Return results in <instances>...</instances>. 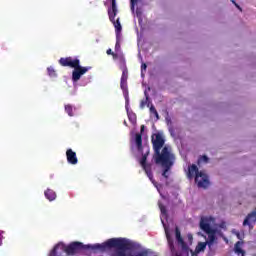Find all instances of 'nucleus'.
Instances as JSON below:
<instances>
[{"label":"nucleus","instance_id":"obj_28","mask_svg":"<svg viewBox=\"0 0 256 256\" xmlns=\"http://www.w3.org/2000/svg\"><path fill=\"white\" fill-rule=\"evenodd\" d=\"M115 49H116V51H119V49H121V43L119 42V36H118V38L116 37Z\"/></svg>","mask_w":256,"mask_h":256},{"label":"nucleus","instance_id":"obj_5","mask_svg":"<svg viewBox=\"0 0 256 256\" xmlns=\"http://www.w3.org/2000/svg\"><path fill=\"white\" fill-rule=\"evenodd\" d=\"M147 155L148 154H144L142 156L140 160V165L145 174L147 175L148 179H150L151 183H153V185L157 187V181H155V178H153V165L151 163H147Z\"/></svg>","mask_w":256,"mask_h":256},{"label":"nucleus","instance_id":"obj_38","mask_svg":"<svg viewBox=\"0 0 256 256\" xmlns=\"http://www.w3.org/2000/svg\"><path fill=\"white\" fill-rule=\"evenodd\" d=\"M168 121V125H169V123H170V125H171V120L169 119V120H167Z\"/></svg>","mask_w":256,"mask_h":256},{"label":"nucleus","instance_id":"obj_17","mask_svg":"<svg viewBox=\"0 0 256 256\" xmlns=\"http://www.w3.org/2000/svg\"><path fill=\"white\" fill-rule=\"evenodd\" d=\"M240 245H241V242L239 241L235 244V253L241 256H245V250L241 249Z\"/></svg>","mask_w":256,"mask_h":256},{"label":"nucleus","instance_id":"obj_36","mask_svg":"<svg viewBox=\"0 0 256 256\" xmlns=\"http://www.w3.org/2000/svg\"><path fill=\"white\" fill-rule=\"evenodd\" d=\"M3 236H1V234H0V245H3Z\"/></svg>","mask_w":256,"mask_h":256},{"label":"nucleus","instance_id":"obj_29","mask_svg":"<svg viewBox=\"0 0 256 256\" xmlns=\"http://www.w3.org/2000/svg\"><path fill=\"white\" fill-rule=\"evenodd\" d=\"M47 71L50 77H53L55 75V69H53L52 67H49Z\"/></svg>","mask_w":256,"mask_h":256},{"label":"nucleus","instance_id":"obj_8","mask_svg":"<svg viewBox=\"0 0 256 256\" xmlns=\"http://www.w3.org/2000/svg\"><path fill=\"white\" fill-rule=\"evenodd\" d=\"M152 145L154 149V153H159L161 149H163V145H165V139H163V135L157 133L152 136Z\"/></svg>","mask_w":256,"mask_h":256},{"label":"nucleus","instance_id":"obj_18","mask_svg":"<svg viewBox=\"0 0 256 256\" xmlns=\"http://www.w3.org/2000/svg\"><path fill=\"white\" fill-rule=\"evenodd\" d=\"M163 167V172H162V177H164V179H169V172L171 171V167L173 166H162Z\"/></svg>","mask_w":256,"mask_h":256},{"label":"nucleus","instance_id":"obj_37","mask_svg":"<svg viewBox=\"0 0 256 256\" xmlns=\"http://www.w3.org/2000/svg\"><path fill=\"white\" fill-rule=\"evenodd\" d=\"M111 3H113V7L115 8V3H117V0H110Z\"/></svg>","mask_w":256,"mask_h":256},{"label":"nucleus","instance_id":"obj_27","mask_svg":"<svg viewBox=\"0 0 256 256\" xmlns=\"http://www.w3.org/2000/svg\"><path fill=\"white\" fill-rule=\"evenodd\" d=\"M150 113H152L153 115H155L156 119H159V113L157 112V109L155 108V106L151 105V107H150Z\"/></svg>","mask_w":256,"mask_h":256},{"label":"nucleus","instance_id":"obj_25","mask_svg":"<svg viewBox=\"0 0 256 256\" xmlns=\"http://www.w3.org/2000/svg\"><path fill=\"white\" fill-rule=\"evenodd\" d=\"M149 96H146L145 100H142L140 103V109H145V105H147V107H149Z\"/></svg>","mask_w":256,"mask_h":256},{"label":"nucleus","instance_id":"obj_2","mask_svg":"<svg viewBox=\"0 0 256 256\" xmlns=\"http://www.w3.org/2000/svg\"><path fill=\"white\" fill-rule=\"evenodd\" d=\"M187 177L189 179L194 178L199 188L207 189L209 187V176L205 172L199 171L196 164L188 166Z\"/></svg>","mask_w":256,"mask_h":256},{"label":"nucleus","instance_id":"obj_22","mask_svg":"<svg viewBox=\"0 0 256 256\" xmlns=\"http://www.w3.org/2000/svg\"><path fill=\"white\" fill-rule=\"evenodd\" d=\"M158 207H159L162 215L164 217H167V207H165V205H163V203H161V202L158 203Z\"/></svg>","mask_w":256,"mask_h":256},{"label":"nucleus","instance_id":"obj_13","mask_svg":"<svg viewBox=\"0 0 256 256\" xmlns=\"http://www.w3.org/2000/svg\"><path fill=\"white\" fill-rule=\"evenodd\" d=\"M200 228L202 229V231H204V233H213V228H211V225L209 224V222H207V220L202 219L200 221Z\"/></svg>","mask_w":256,"mask_h":256},{"label":"nucleus","instance_id":"obj_7","mask_svg":"<svg viewBox=\"0 0 256 256\" xmlns=\"http://www.w3.org/2000/svg\"><path fill=\"white\" fill-rule=\"evenodd\" d=\"M91 69V67H83L81 63H78L74 70L72 71V81L73 83H77Z\"/></svg>","mask_w":256,"mask_h":256},{"label":"nucleus","instance_id":"obj_23","mask_svg":"<svg viewBox=\"0 0 256 256\" xmlns=\"http://www.w3.org/2000/svg\"><path fill=\"white\" fill-rule=\"evenodd\" d=\"M206 247H207V244L205 242H199L196 247V251H198V253L201 251H205Z\"/></svg>","mask_w":256,"mask_h":256},{"label":"nucleus","instance_id":"obj_32","mask_svg":"<svg viewBox=\"0 0 256 256\" xmlns=\"http://www.w3.org/2000/svg\"><path fill=\"white\" fill-rule=\"evenodd\" d=\"M233 5H235V7H237V9H239L240 11H242L241 6H239V4H237V2H235V0H231Z\"/></svg>","mask_w":256,"mask_h":256},{"label":"nucleus","instance_id":"obj_12","mask_svg":"<svg viewBox=\"0 0 256 256\" xmlns=\"http://www.w3.org/2000/svg\"><path fill=\"white\" fill-rule=\"evenodd\" d=\"M255 222H256V209L246 216V218L243 221V226L246 227V225H248V227H251V224Z\"/></svg>","mask_w":256,"mask_h":256},{"label":"nucleus","instance_id":"obj_21","mask_svg":"<svg viewBox=\"0 0 256 256\" xmlns=\"http://www.w3.org/2000/svg\"><path fill=\"white\" fill-rule=\"evenodd\" d=\"M128 119L132 125H135L137 123V115L135 113H128Z\"/></svg>","mask_w":256,"mask_h":256},{"label":"nucleus","instance_id":"obj_35","mask_svg":"<svg viewBox=\"0 0 256 256\" xmlns=\"http://www.w3.org/2000/svg\"><path fill=\"white\" fill-rule=\"evenodd\" d=\"M145 131V125H141L140 128V135H143V132Z\"/></svg>","mask_w":256,"mask_h":256},{"label":"nucleus","instance_id":"obj_4","mask_svg":"<svg viewBox=\"0 0 256 256\" xmlns=\"http://www.w3.org/2000/svg\"><path fill=\"white\" fill-rule=\"evenodd\" d=\"M111 8L108 9V17L111 23H113L116 31V38L119 39V35H121L122 27H121V22L119 21V18L115 20V17H117V2H114V7H113V2L111 3Z\"/></svg>","mask_w":256,"mask_h":256},{"label":"nucleus","instance_id":"obj_40","mask_svg":"<svg viewBox=\"0 0 256 256\" xmlns=\"http://www.w3.org/2000/svg\"><path fill=\"white\" fill-rule=\"evenodd\" d=\"M124 125H126V127H127V121H124Z\"/></svg>","mask_w":256,"mask_h":256},{"label":"nucleus","instance_id":"obj_24","mask_svg":"<svg viewBox=\"0 0 256 256\" xmlns=\"http://www.w3.org/2000/svg\"><path fill=\"white\" fill-rule=\"evenodd\" d=\"M197 163L198 165L201 163H209V157H207V155L200 156Z\"/></svg>","mask_w":256,"mask_h":256},{"label":"nucleus","instance_id":"obj_19","mask_svg":"<svg viewBox=\"0 0 256 256\" xmlns=\"http://www.w3.org/2000/svg\"><path fill=\"white\" fill-rule=\"evenodd\" d=\"M166 239L168 241V245H169L170 249H173L175 247V245L173 242V238H171V234H169V232H166Z\"/></svg>","mask_w":256,"mask_h":256},{"label":"nucleus","instance_id":"obj_31","mask_svg":"<svg viewBox=\"0 0 256 256\" xmlns=\"http://www.w3.org/2000/svg\"><path fill=\"white\" fill-rule=\"evenodd\" d=\"M187 237H188L189 243L190 244L193 243V234H188Z\"/></svg>","mask_w":256,"mask_h":256},{"label":"nucleus","instance_id":"obj_34","mask_svg":"<svg viewBox=\"0 0 256 256\" xmlns=\"http://www.w3.org/2000/svg\"><path fill=\"white\" fill-rule=\"evenodd\" d=\"M130 3H131V8L134 9L135 3H137V0H130Z\"/></svg>","mask_w":256,"mask_h":256},{"label":"nucleus","instance_id":"obj_3","mask_svg":"<svg viewBox=\"0 0 256 256\" xmlns=\"http://www.w3.org/2000/svg\"><path fill=\"white\" fill-rule=\"evenodd\" d=\"M153 158L156 165L171 167L175 165V154L167 146H164L162 151L155 152Z\"/></svg>","mask_w":256,"mask_h":256},{"label":"nucleus","instance_id":"obj_1","mask_svg":"<svg viewBox=\"0 0 256 256\" xmlns=\"http://www.w3.org/2000/svg\"><path fill=\"white\" fill-rule=\"evenodd\" d=\"M91 247H93V245L85 246L81 242H72L69 245L59 242L50 251L48 256H63V253H66V255H77V253H81L84 249H91Z\"/></svg>","mask_w":256,"mask_h":256},{"label":"nucleus","instance_id":"obj_30","mask_svg":"<svg viewBox=\"0 0 256 256\" xmlns=\"http://www.w3.org/2000/svg\"><path fill=\"white\" fill-rule=\"evenodd\" d=\"M145 71H147V64L142 63V64H141V74L143 75V73H144Z\"/></svg>","mask_w":256,"mask_h":256},{"label":"nucleus","instance_id":"obj_15","mask_svg":"<svg viewBox=\"0 0 256 256\" xmlns=\"http://www.w3.org/2000/svg\"><path fill=\"white\" fill-rule=\"evenodd\" d=\"M44 195H45L46 199H48V201H55V199H57V194L55 193V191H53L51 189H47L44 192Z\"/></svg>","mask_w":256,"mask_h":256},{"label":"nucleus","instance_id":"obj_33","mask_svg":"<svg viewBox=\"0 0 256 256\" xmlns=\"http://www.w3.org/2000/svg\"><path fill=\"white\" fill-rule=\"evenodd\" d=\"M106 53H107V55H112L113 57H115V53H113V50H111V49H108L106 51Z\"/></svg>","mask_w":256,"mask_h":256},{"label":"nucleus","instance_id":"obj_39","mask_svg":"<svg viewBox=\"0 0 256 256\" xmlns=\"http://www.w3.org/2000/svg\"><path fill=\"white\" fill-rule=\"evenodd\" d=\"M169 131H171V133H173V128H170Z\"/></svg>","mask_w":256,"mask_h":256},{"label":"nucleus","instance_id":"obj_9","mask_svg":"<svg viewBox=\"0 0 256 256\" xmlns=\"http://www.w3.org/2000/svg\"><path fill=\"white\" fill-rule=\"evenodd\" d=\"M58 63L61 67H71V69H74L78 63H81V61L77 58L73 59L72 57H62L58 60Z\"/></svg>","mask_w":256,"mask_h":256},{"label":"nucleus","instance_id":"obj_16","mask_svg":"<svg viewBox=\"0 0 256 256\" xmlns=\"http://www.w3.org/2000/svg\"><path fill=\"white\" fill-rule=\"evenodd\" d=\"M136 256H155V253L149 249L140 250L136 253Z\"/></svg>","mask_w":256,"mask_h":256},{"label":"nucleus","instance_id":"obj_26","mask_svg":"<svg viewBox=\"0 0 256 256\" xmlns=\"http://www.w3.org/2000/svg\"><path fill=\"white\" fill-rule=\"evenodd\" d=\"M215 233H216L215 229L213 230V232L207 233L210 243H213V241H215Z\"/></svg>","mask_w":256,"mask_h":256},{"label":"nucleus","instance_id":"obj_20","mask_svg":"<svg viewBox=\"0 0 256 256\" xmlns=\"http://www.w3.org/2000/svg\"><path fill=\"white\" fill-rule=\"evenodd\" d=\"M65 112L69 115V117H73V106L71 104L65 105Z\"/></svg>","mask_w":256,"mask_h":256},{"label":"nucleus","instance_id":"obj_10","mask_svg":"<svg viewBox=\"0 0 256 256\" xmlns=\"http://www.w3.org/2000/svg\"><path fill=\"white\" fill-rule=\"evenodd\" d=\"M66 159L70 165H77V163H79V160L77 159V153L71 148L66 150Z\"/></svg>","mask_w":256,"mask_h":256},{"label":"nucleus","instance_id":"obj_6","mask_svg":"<svg viewBox=\"0 0 256 256\" xmlns=\"http://www.w3.org/2000/svg\"><path fill=\"white\" fill-rule=\"evenodd\" d=\"M127 79H129V71L127 70V66L122 67V76L120 80V87L124 92V97L126 101V106L129 105V92L127 91Z\"/></svg>","mask_w":256,"mask_h":256},{"label":"nucleus","instance_id":"obj_11","mask_svg":"<svg viewBox=\"0 0 256 256\" xmlns=\"http://www.w3.org/2000/svg\"><path fill=\"white\" fill-rule=\"evenodd\" d=\"M175 235L178 244L181 245L184 251H187V249H189V246H187V243H185V240H183V237L181 236V230H179V227L175 228Z\"/></svg>","mask_w":256,"mask_h":256},{"label":"nucleus","instance_id":"obj_14","mask_svg":"<svg viewBox=\"0 0 256 256\" xmlns=\"http://www.w3.org/2000/svg\"><path fill=\"white\" fill-rule=\"evenodd\" d=\"M135 143L138 151L143 150V136L139 133L135 135Z\"/></svg>","mask_w":256,"mask_h":256}]
</instances>
